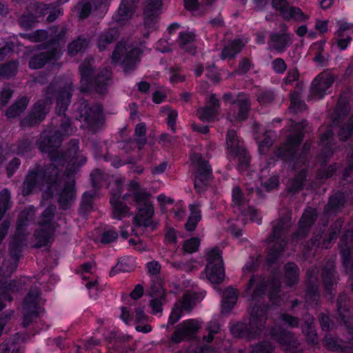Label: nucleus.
I'll return each instance as SVG.
<instances>
[{"label":"nucleus","mask_w":353,"mask_h":353,"mask_svg":"<svg viewBox=\"0 0 353 353\" xmlns=\"http://www.w3.org/2000/svg\"><path fill=\"white\" fill-rule=\"evenodd\" d=\"M72 148L70 150V155L74 154L75 157L68 165L67 173L64 179L59 178V170L55 168L57 159H52V165L46 169L45 175L37 173H31L27 176L23 183L22 193L28 195L37 189L43 190V196L50 197L53 191L59 184L64 183L63 188L59 193V203L63 208H66L69 203L74 199V181L71 175L74 174L79 167L86 161V159L81 154H77V142H72Z\"/></svg>","instance_id":"nucleus-1"},{"label":"nucleus","mask_w":353,"mask_h":353,"mask_svg":"<svg viewBox=\"0 0 353 353\" xmlns=\"http://www.w3.org/2000/svg\"><path fill=\"white\" fill-rule=\"evenodd\" d=\"M121 181L115 182L114 185L117 188L116 192H112L110 203L113 207V217L121 219L130 214V210L128 206L123 203V201L130 204L137 205L138 212L134 218V228L148 227L152 223L154 215L153 205L149 201V194L141 189L140 185L136 181H132L128 187V192L121 198ZM135 228L133 229V231Z\"/></svg>","instance_id":"nucleus-2"},{"label":"nucleus","mask_w":353,"mask_h":353,"mask_svg":"<svg viewBox=\"0 0 353 353\" xmlns=\"http://www.w3.org/2000/svg\"><path fill=\"white\" fill-rule=\"evenodd\" d=\"M265 311L260 307L252 308L248 325L245 327L243 323H238L230 328L232 333L236 336H242L245 334L253 337L263 327L265 317Z\"/></svg>","instance_id":"nucleus-3"},{"label":"nucleus","mask_w":353,"mask_h":353,"mask_svg":"<svg viewBox=\"0 0 353 353\" xmlns=\"http://www.w3.org/2000/svg\"><path fill=\"white\" fill-rule=\"evenodd\" d=\"M207 264L203 278H206L211 283H221L225 277L223 260L221 252L217 249H213L207 254Z\"/></svg>","instance_id":"nucleus-4"},{"label":"nucleus","mask_w":353,"mask_h":353,"mask_svg":"<svg viewBox=\"0 0 353 353\" xmlns=\"http://www.w3.org/2000/svg\"><path fill=\"white\" fill-rule=\"evenodd\" d=\"M43 300L39 288L34 286L26 296L23 305V324L28 325L42 312Z\"/></svg>","instance_id":"nucleus-5"},{"label":"nucleus","mask_w":353,"mask_h":353,"mask_svg":"<svg viewBox=\"0 0 353 353\" xmlns=\"http://www.w3.org/2000/svg\"><path fill=\"white\" fill-rule=\"evenodd\" d=\"M142 52L140 48L119 43L112 53V61L122 64L127 72L139 61Z\"/></svg>","instance_id":"nucleus-6"},{"label":"nucleus","mask_w":353,"mask_h":353,"mask_svg":"<svg viewBox=\"0 0 353 353\" xmlns=\"http://www.w3.org/2000/svg\"><path fill=\"white\" fill-rule=\"evenodd\" d=\"M30 10L29 14L23 15L20 19L21 25L26 28L30 27L36 19L42 15L48 14L47 20L52 22L61 14L59 8L46 4L32 6L30 8Z\"/></svg>","instance_id":"nucleus-7"},{"label":"nucleus","mask_w":353,"mask_h":353,"mask_svg":"<svg viewBox=\"0 0 353 353\" xmlns=\"http://www.w3.org/2000/svg\"><path fill=\"white\" fill-rule=\"evenodd\" d=\"M55 208L50 206L43 213L39 221V228L35 232L34 236L38 241L37 245L41 247L48 244L52 236L54 225L52 223V218Z\"/></svg>","instance_id":"nucleus-8"},{"label":"nucleus","mask_w":353,"mask_h":353,"mask_svg":"<svg viewBox=\"0 0 353 353\" xmlns=\"http://www.w3.org/2000/svg\"><path fill=\"white\" fill-rule=\"evenodd\" d=\"M80 72L82 84L92 83L94 78L97 91L99 93H103L110 79V71L108 69H105L104 74H100L95 77L90 61H85L81 65Z\"/></svg>","instance_id":"nucleus-9"},{"label":"nucleus","mask_w":353,"mask_h":353,"mask_svg":"<svg viewBox=\"0 0 353 353\" xmlns=\"http://www.w3.org/2000/svg\"><path fill=\"white\" fill-rule=\"evenodd\" d=\"M191 161L197 168L194 186L198 192H201L203 190V186L207 185L211 176L212 170L207 161L203 160L199 154H193Z\"/></svg>","instance_id":"nucleus-10"},{"label":"nucleus","mask_w":353,"mask_h":353,"mask_svg":"<svg viewBox=\"0 0 353 353\" xmlns=\"http://www.w3.org/2000/svg\"><path fill=\"white\" fill-rule=\"evenodd\" d=\"M283 228V223H278L277 225L274 226L272 233L269 238L268 260L271 262L280 256L283 249L285 243L282 239Z\"/></svg>","instance_id":"nucleus-11"},{"label":"nucleus","mask_w":353,"mask_h":353,"mask_svg":"<svg viewBox=\"0 0 353 353\" xmlns=\"http://www.w3.org/2000/svg\"><path fill=\"white\" fill-rule=\"evenodd\" d=\"M273 7L279 10L286 19L296 21H304L309 19V15L304 14L299 8L290 6L286 0H272Z\"/></svg>","instance_id":"nucleus-12"},{"label":"nucleus","mask_w":353,"mask_h":353,"mask_svg":"<svg viewBox=\"0 0 353 353\" xmlns=\"http://www.w3.org/2000/svg\"><path fill=\"white\" fill-rule=\"evenodd\" d=\"M334 81L333 75L330 72L320 74L312 83L311 94L313 97L321 99Z\"/></svg>","instance_id":"nucleus-13"},{"label":"nucleus","mask_w":353,"mask_h":353,"mask_svg":"<svg viewBox=\"0 0 353 353\" xmlns=\"http://www.w3.org/2000/svg\"><path fill=\"white\" fill-rule=\"evenodd\" d=\"M201 323L197 320L185 321L178 325L172 339L178 343L191 337L201 328Z\"/></svg>","instance_id":"nucleus-14"},{"label":"nucleus","mask_w":353,"mask_h":353,"mask_svg":"<svg viewBox=\"0 0 353 353\" xmlns=\"http://www.w3.org/2000/svg\"><path fill=\"white\" fill-rule=\"evenodd\" d=\"M194 304V295L192 294H185L183 299L178 301L173 308L169 318V323L174 324L181 317L182 313L190 311Z\"/></svg>","instance_id":"nucleus-15"},{"label":"nucleus","mask_w":353,"mask_h":353,"mask_svg":"<svg viewBox=\"0 0 353 353\" xmlns=\"http://www.w3.org/2000/svg\"><path fill=\"white\" fill-rule=\"evenodd\" d=\"M148 294L152 297L150 301V306L153 314H157L162 310V304L166 296V294L161 281L154 283L148 292Z\"/></svg>","instance_id":"nucleus-16"},{"label":"nucleus","mask_w":353,"mask_h":353,"mask_svg":"<svg viewBox=\"0 0 353 353\" xmlns=\"http://www.w3.org/2000/svg\"><path fill=\"white\" fill-rule=\"evenodd\" d=\"M50 103L48 99L39 101L33 107L30 117L23 121V125H34L43 119L50 110Z\"/></svg>","instance_id":"nucleus-17"},{"label":"nucleus","mask_w":353,"mask_h":353,"mask_svg":"<svg viewBox=\"0 0 353 353\" xmlns=\"http://www.w3.org/2000/svg\"><path fill=\"white\" fill-rule=\"evenodd\" d=\"M61 134H60L59 132L55 133L50 137H47L45 134L42 135V140L39 143V147L41 150L50 152L51 148L58 146L61 141V137L67 136L70 133V124L69 123H64L61 126Z\"/></svg>","instance_id":"nucleus-18"},{"label":"nucleus","mask_w":353,"mask_h":353,"mask_svg":"<svg viewBox=\"0 0 353 353\" xmlns=\"http://www.w3.org/2000/svg\"><path fill=\"white\" fill-rule=\"evenodd\" d=\"M223 99L225 101L236 103L238 104L239 112L234 117L235 120L243 121L248 117L250 104L248 102V98L245 94H240L236 97L235 100H233L232 94L228 93L224 95Z\"/></svg>","instance_id":"nucleus-19"},{"label":"nucleus","mask_w":353,"mask_h":353,"mask_svg":"<svg viewBox=\"0 0 353 353\" xmlns=\"http://www.w3.org/2000/svg\"><path fill=\"white\" fill-rule=\"evenodd\" d=\"M208 103V106L200 108L197 112L199 118L203 121H212L216 117L219 108V100L214 94L210 95Z\"/></svg>","instance_id":"nucleus-20"},{"label":"nucleus","mask_w":353,"mask_h":353,"mask_svg":"<svg viewBox=\"0 0 353 353\" xmlns=\"http://www.w3.org/2000/svg\"><path fill=\"white\" fill-rule=\"evenodd\" d=\"M61 55L60 50L56 47L46 52H42L31 59L30 61V67L32 69H38L43 67L47 62V60L57 59Z\"/></svg>","instance_id":"nucleus-21"},{"label":"nucleus","mask_w":353,"mask_h":353,"mask_svg":"<svg viewBox=\"0 0 353 353\" xmlns=\"http://www.w3.org/2000/svg\"><path fill=\"white\" fill-rule=\"evenodd\" d=\"M161 6V0H148L144 11V24L147 28H153L157 21V14Z\"/></svg>","instance_id":"nucleus-22"},{"label":"nucleus","mask_w":353,"mask_h":353,"mask_svg":"<svg viewBox=\"0 0 353 353\" xmlns=\"http://www.w3.org/2000/svg\"><path fill=\"white\" fill-rule=\"evenodd\" d=\"M226 145L228 152L232 157L237 155L244 149L243 143L239 140L234 130H228L226 136Z\"/></svg>","instance_id":"nucleus-23"},{"label":"nucleus","mask_w":353,"mask_h":353,"mask_svg":"<svg viewBox=\"0 0 353 353\" xmlns=\"http://www.w3.org/2000/svg\"><path fill=\"white\" fill-rule=\"evenodd\" d=\"M316 216V210L314 208H307L304 214H303L299 221V232L294 235V238H296L297 235L303 236L306 232L307 229L312 225L314 223V219Z\"/></svg>","instance_id":"nucleus-24"},{"label":"nucleus","mask_w":353,"mask_h":353,"mask_svg":"<svg viewBox=\"0 0 353 353\" xmlns=\"http://www.w3.org/2000/svg\"><path fill=\"white\" fill-rule=\"evenodd\" d=\"M236 290L232 288L225 289L223 295L221 312L228 313L233 308L237 301Z\"/></svg>","instance_id":"nucleus-25"},{"label":"nucleus","mask_w":353,"mask_h":353,"mask_svg":"<svg viewBox=\"0 0 353 353\" xmlns=\"http://www.w3.org/2000/svg\"><path fill=\"white\" fill-rule=\"evenodd\" d=\"M84 109L80 112V119L85 121L92 123L101 119L102 116V109L99 105L93 108H87L85 104L83 105Z\"/></svg>","instance_id":"nucleus-26"},{"label":"nucleus","mask_w":353,"mask_h":353,"mask_svg":"<svg viewBox=\"0 0 353 353\" xmlns=\"http://www.w3.org/2000/svg\"><path fill=\"white\" fill-rule=\"evenodd\" d=\"M244 46L241 39H235L226 46L221 54V59H230L236 56Z\"/></svg>","instance_id":"nucleus-27"},{"label":"nucleus","mask_w":353,"mask_h":353,"mask_svg":"<svg viewBox=\"0 0 353 353\" xmlns=\"http://www.w3.org/2000/svg\"><path fill=\"white\" fill-rule=\"evenodd\" d=\"M200 205L194 203L190 205V215L185 224V228L188 231H192L195 229L198 222L201 220Z\"/></svg>","instance_id":"nucleus-28"},{"label":"nucleus","mask_w":353,"mask_h":353,"mask_svg":"<svg viewBox=\"0 0 353 353\" xmlns=\"http://www.w3.org/2000/svg\"><path fill=\"white\" fill-rule=\"evenodd\" d=\"M347 240L343 239L340 243L341 253L344 259V263L347 265L351 263V258L353 254L352 245V235L346 234Z\"/></svg>","instance_id":"nucleus-29"},{"label":"nucleus","mask_w":353,"mask_h":353,"mask_svg":"<svg viewBox=\"0 0 353 353\" xmlns=\"http://www.w3.org/2000/svg\"><path fill=\"white\" fill-rule=\"evenodd\" d=\"M299 270L297 266L292 263H288L285 266L284 281L286 285L291 286L298 282Z\"/></svg>","instance_id":"nucleus-30"},{"label":"nucleus","mask_w":353,"mask_h":353,"mask_svg":"<svg viewBox=\"0 0 353 353\" xmlns=\"http://www.w3.org/2000/svg\"><path fill=\"white\" fill-rule=\"evenodd\" d=\"M290 43V37L288 34H272L270 45L277 51H283Z\"/></svg>","instance_id":"nucleus-31"},{"label":"nucleus","mask_w":353,"mask_h":353,"mask_svg":"<svg viewBox=\"0 0 353 353\" xmlns=\"http://www.w3.org/2000/svg\"><path fill=\"white\" fill-rule=\"evenodd\" d=\"M131 1L134 2V0H123L119 8V17L117 20L119 23H123L131 17L133 12L132 7L130 5Z\"/></svg>","instance_id":"nucleus-32"},{"label":"nucleus","mask_w":353,"mask_h":353,"mask_svg":"<svg viewBox=\"0 0 353 353\" xmlns=\"http://www.w3.org/2000/svg\"><path fill=\"white\" fill-rule=\"evenodd\" d=\"M28 102L26 97L20 99L7 110L6 115L8 117H14L19 115L26 108Z\"/></svg>","instance_id":"nucleus-33"},{"label":"nucleus","mask_w":353,"mask_h":353,"mask_svg":"<svg viewBox=\"0 0 353 353\" xmlns=\"http://www.w3.org/2000/svg\"><path fill=\"white\" fill-rule=\"evenodd\" d=\"M301 137L299 134L293 139L290 138L288 140V143L282 149L283 151H279V155L281 157L292 156L294 153L296 146L301 142Z\"/></svg>","instance_id":"nucleus-34"},{"label":"nucleus","mask_w":353,"mask_h":353,"mask_svg":"<svg viewBox=\"0 0 353 353\" xmlns=\"http://www.w3.org/2000/svg\"><path fill=\"white\" fill-rule=\"evenodd\" d=\"M265 139L259 141V152L261 154H264L272 145V142L275 138V133L272 131H266L265 132Z\"/></svg>","instance_id":"nucleus-35"},{"label":"nucleus","mask_w":353,"mask_h":353,"mask_svg":"<svg viewBox=\"0 0 353 353\" xmlns=\"http://www.w3.org/2000/svg\"><path fill=\"white\" fill-rule=\"evenodd\" d=\"M70 88H68L59 95L57 99V107L59 114L63 112L66 110L70 102Z\"/></svg>","instance_id":"nucleus-36"},{"label":"nucleus","mask_w":353,"mask_h":353,"mask_svg":"<svg viewBox=\"0 0 353 353\" xmlns=\"http://www.w3.org/2000/svg\"><path fill=\"white\" fill-rule=\"evenodd\" d=\"M146 125L144 123H140L135 128V141L139 149L145 143Z\"/></svg>","instance_id":"nucleus-37"},{"label":"nucleus","mask_w":353,"mask_h":353,"mask_svg":"<svg viewBox=\"0 0 353 353\" xmlns=\"http://www.w3.org/2000/svg\"><path fill=\"white\" fill-rule=\"evenodd\" d=\"M194 40V34L192 32H184L179 34V43L181 48L190 51L192 43Z\"/></svg>","instance_id":"nucleus-38"},{"label":"nucleus","mask_w":353,"mask_h":353,"mask_svg":"<svg viewBox=\"0 0 353 353\" xmlns=\"http://www.w3.org/2000/svg\"><path fill=\"white\" fill-rule=\"evenodd\" d=\"M10 207V193L8 189H4L0 192V219Z\"/></svg>","instance_id":"nucleus-39"},{"label":"nucleus","mask_w":353,"mask_h":353,"mask_svg":"<svg viewBox=\"0 0 353 353\" xmlns=\"http://www.w3.org/2000/svg\"><path fill=\"white\" fill-rule=\"evenodd\" d=\"M291 104L290 110L295 113L301 112L305 109V104L301 100L299 94L297 92L292 93L290 96Z\"/></svg>","instance_id":"nucleus-40"},{"label":"nucleus","mask_w":353,"mask_h":353,"mask_svg":"<svg viewBox=\"0 0 353 353\" xmlns=\"http://www.w3.org/2000/svg\"><path fill=\"white\" fill-rule=\"evenodd\" d=\"M88 41L84 39L79 38L76 41L72 42L68 47V52L71 55H74L77 52L81 51L83 49L87 47Z\"/></svg>","instance_id":"nucleus-41"},{"label":"nucleus","mask_w":353,"mask_h":353,"mask_svg":"<svg viewBox=\"0 0 353 353\" xmlns=\"http://www.w3.org/2000/svg\"><path fill=\"white\" fill-rule=\"evenodd\" d=\"M17 71V64L12 62L0 67V78H8L15 74Z\"/></svg>","instance_id":"nucleus-42"},{"label":"nucleus","mask_w":353,"mask_h":353,"mask_svg":"<svg viewBox=\"0 0 353 353\" xmlns=\"http://www.w3.org/2000/svg\"><path fill=\"white\" fill-rule=\"evenodd\" d=\"M117 36V31L114 29L102 35L99 41L98 46L100 50L105 48V45L111 43Z\"/></svg>","instance_id":"nucleus-43"},{"label":"nucleus","mask_w":353,"mask_h":353,"mask_svg":"<svg viewBox=\"0 0 353 353\" xmlns=\"http://www.w3.org/2000/svg\"><path fill=\"white\" fill-rule=\"evenodd\" d=\"M234 157L238 159V168L240 170H244L248 168L250 163V157L245 149Z\"/></svg>","instance_id":"nucleus-44"},{"label":"nucleus","mask_w":353,"mask_h":353,"mask_svg":"<svg viewBox=\"0 0 353 353\" xmlns=\"http://www.w3.org/2000/svg\"><path fill=\"white\" fill-rule=\"evenodd\" d=\"M200 245V241L198 238H192L184 242L183 249L187 253L196 252Z\"/></svg>","instance_id":"nucleus-45"},{"label":"nucleus","mask_w":353,"mask_h":353,"mask_svg":"<svg viewBox=\"0 0 353 353\" xmlns=\"http://www.w3.org/2000/svg\"><path fill=\"white\" fill-rule=\"evenodd\" d=\"M162 114L167 115V121L168 126L174 131V125L177 118V112L174 110L163 108L161 111Z\"/></svg>","instance_id":"nucleus-46"},{"label":"nucleus","mask_w":353,"mask_h":353,"mask_svg":"<svg viewBox=\"0 0 353 353\" xmlns=\"http://www.w3.org/2000/svg\"><path fill=\"white\" fill-rule=\"evenodd\" d=\"M31 41L39 42L47 38V32L45 30H37L32 34L21 35Z\"/></svg>","instance_id":"nucleus-47"},{"label":"nucleus","mask_w":353,"mask_h":353,"mask_svg":"<svg viewBox=\"0 0 353 353\" xmlns=\"http://www.w3.org/2000/svg\"><path fill=\"white\" fill-rule=\"evenodd\" d=\"M232 196L234 204L237 206L242 205L245 202V199L243 196L242 192L239 187L233 188Z\"/></svg>","instance_id":"nucleus-48"},{"label":"nucleus","mask_w":353,"mask_h":353,"mask_svg":"<svg viewBox=\"0 0 353 353\" xmlns=\"http://www.w3.org/2000/svg\"><path fill=\"white\" fill-rule=\"evenodd\" d=\"M209 331L208 335L203 337V340L207 343H210L214 338V334L217 333L219 330V326L216 322H210L208 326Z\"/></svg>","instance_id":"nucleus-49"},{"label":"nucleus","mask_w":353,"mask_h":353,"mask_svg":"<svg viewBox=\"0 0 353 353\" xmlns=\"http://www.w3.org/2000/svg\"><path fill=\"white\" fill-rule=\"evenodd\" d=\"M274 99V94L270 91H260L257 96V100L260 103H268Z\"/></svg>","instance_id":"nucleus-50"},{"label":"nucleus","mask_w":353,"mask_h":353,"mask_svg":"<svg viewBox=\"0 0 353 353\" xmlns=\"http://www.w3.org/2000/svg\"><path fill=\"white\" fill-rule=\"evenodd\" d=\"M243 216L247 218H249V219L251 221L256 222L257 223H261V217L258 214V213L252 208H248L247 210L243 212Z\"/></svg>","instance_id":"nucleus-51"},{"label":"nucleus","mask_w":353,"mask_h":353,"mask_svg":"<svg viewBox=\"0 0 353 353\" xmlns=\"http://www.w3.org/2000/svg\"><path fill=\"white\" fill-rule=\"evenodd\" d=\"M352 133H353V117L350 119V123L341 130L339 136L342 140L346 139Z\"/></svg>","instance_id":"nucleus-52"},{"label":"nucleus","mask_w":353,"mask_h":353,"mask_svg":"<svg viewBox=\"0 0 353 353\" xmlns=\"http://www.w3.org/2000/svg\"><path fill=\"white\" fill-rule=\"evenodd\" d=\"M352 26L345 21H340L339 22V29L337 30V37H342L343 34H346L352 30Z\"/></svg>","instance_id":"nucleus-53"},{"label":"nucleus","mask_w":353,"mask_h":353,"mask_svg":"<svg viewBox=\"0 0 353 353\" xmlns=\"http://www.w3.org/2000/svg\"><path fill=\"white\" fill-rule=\"evenodd\" d=\"M117 237V233L113 230H108L105 232L101 237V242L103 243H109L114 241Z\"/></svg>","instance_id":"nucleus-54"},{"label":"nucleus","mask_w":353,"mask_h":353,"mask_svg":"<svg viewBox=\"0 0 353 353\" xmlns=\"http://www.w3.org/2000/svg\"><path fill=\"white\" fill-rule=\"evenodd\" d=\"M147 269L149 274L155 275L160 272L161 265L157 261H152L147 263Z\"/></svg>","instance_id":"nucleus-55"},{"label":"nucleus","mask_w":353,"mask_h":353,"mask_svg":"<svg viewBox=\"0 0 353 353\" xmlns=\"http://www.w3.org/2000/svg\"><path fill=\"white\" fill-rule=\"evenodd\" d=\"M281 320L283 325L289 326H296L298 325V319L296 318L288 316L287 314H282L281 316Z\"/></svg>","instance_id":"nucleus-56"},{"label":"nucleus","mask_w":353,"mask_h":353,"mask_svg":"<svg viewBox=\"0 0 353 353\" xmlns=\"http://www.w3.org/2000/svg\"><path fill=\"white\" fill-rule=\"evenodd\" d=\"M85 285L89 291L90 296L96 299L98 295L97 282L96 281L88 282Z\"/></svg>","instance_id":"nucleus-57"},{"label":"nucleus","mask_w":353,"mask_h":353,"mask_svg":"<svg viewBox=\"0 0 353 353\" xmlns=\"http://www.w3.org/2000/svg\"><path fill=\"white\" fill-rule=\"evenodd\" d=\"M272 350V346L268 343H265L256 346L251 353H270Z\"/></svg>","instance_id":"nucleus-58"},{"label":"nucleus","mask_w":353,"mask_h":353,"mask_svg":"<svg viewBox=\"0 0 353 353\" xmlns=\"http://www.w3.org/2000/svg\"><path fill=\"white\" fill-rule=\"evenodd\" d=\"M273 69L279 73L283 72L286 70L285 62L281 59H276L272 62Z\"/></svg>","instance_id":"nucleus-59"},{"label":"nucleus","mask_w":353,"mask_h":353,"mask_svg":"<svg viewBox=\"0 0 353 353\" xmlns=\"http://www.w3.org/2000/svg\"><path fill=\"white\" fill-rule=\"evenodd\" d=\"M263 183L264 187L268 190H271L274 189L279 183L278 177L276 176L270 177L268 181L262 182Z\"/></svg>","instance_id":"nucleus-60"},{"label":"nucleus","mask_w":353,"mask_h":353,"mask_svg":"<svg viewBox=\"0 0 353 353\" xmlns=\"http://www.w3.org/2000/svg\"><path fill=\"white\" fill-rule=\"evenodd\" d=\"M350 41V37L348 34H343L342 37H338L337 46L341 50H344L347 46Z\"/></svg>","instance_id":"nucleus-61"},{"label":"nucleus","mask_w":353,"mask_h":353,"mask_svg":"<svg viewBox=\"0 0 353 353\" xmlns=\"http://www.w3.org/2000/svg\"><path fill=\"white\" fill-rule=\"evenodd\" d=\"M333 135V132L328 129L326 130V132L324 134H322L320 137L321 143L325 146L328 147L330 141V139Z\"/></svg>","instance_id":"nucleus-62"},{"label":"nucleus","mask_w":353,"mask_h":353,"mask_svg":"<svg viewBox=\"0 0 353 353\" xmlns=\"http://www.w3.org/2000/svg\"><path fill=\"white\" fill-rule=\"evenodd\" d=\"M327 20H316L315 23V28L321 34H324L327 31Z\"/></svg>","instance_id":"nucleus-63"},{"label":"nucleus","mask_w":353,"mask_h":353,"mask_svg":"<svg viewBox=\"0 0 353 353\" xmlns=\"http://www.w3.org/2000/svg\"><path fill=\"white\" fill-rule=\"evenodd\" d=\"M323 279L325 286L327 289L334 283V278L332 272L324 273Z\"/></svg>","instance_id":"nucleus-64"}]
</instances>
